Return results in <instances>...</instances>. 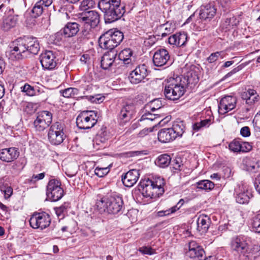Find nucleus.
<instances>
[{
	"label": "nucleus",
	"instance_id": "19",
	"mask_svg": "<svg viewBox=\"0 0 260 260\" xmlns=\"http://www.w3.org/2000/svg\"><path fill=\"white\" fill-rule=\"evenodd\" d=\"M140 176L139 171L136 169L129 170L121 176V180L123 185L127 187L134 185L137 182Z\"/></svg>",
	"mask_w": 260,
	"mask_h": 260
},
{
	"label": "nucleus",
	"instance_id": "51",
	"mask_svg": "<svg viewBox=\"0 0 260 260\" xmlns=\"http://www.w3.org/2000/svg\"><path fill=\"white\" fill-rule=\"evenodd\" d=\"M105 99L104 96H102L100 94H96L94 96H90L89 98V100L93 103L100 104L104 101Z\"/></svg>",
	"mask_w": 260,
	"mask_h": 260
},
{
	"label": "nucleus",
	"instance_id": "26",
	"mask_svg": "<svg viewBox=\"0 0 260 260\" xmlns=\"http://www.w3.org/2000/svg\"><path fill=\"white\" fill-rule=\"evenodd\" d=\"M117 55L115 50H111L105 53L101 59V67L104 70L110 68L114 62Z\"/></svg>",
	"mask_w": 260,
	"mask_h": 260
},
{
	"label": "nucleus",
	"instance_id": "55",
	"mask_svg": "<svg viewBox=\"0 0 260 260\" xmlns=\"http://www.w3.org/2000/svg\"><path fill=\"white\" fill-rule=\"evenodd\" d=\"M241 150L240 152H248L252 149L251 145L248 142L241 141Z\"/></svg>",
	"mask_w": 260,
	"mask_h": 260
},
{
	"label": "nucleus",
	"instance_id": "4",
	"mask_svg": "<svg viewBox=\"0 0 260 260\" xmlns=\"http://www.w3.org/2000/svg\"><path fill=\"white\" fill-rule=\"evenodd\" d=\"M77 20L80 23L82 36L87 38L91 29L95 28L99 24L100 15L95 11H87L80 13Z\"/></svg>",
	"mask_w": 260,
	"mask_h": 260
},
{
	"label": "nucleus",
	"instance_id": "13",
	"mask_svg": "<svg viewBox=\"0 0 260 260\" xmlns=\"http://www.w3.org/2000/svg\"><path fill=\"white\" fill-rule=\"evenodd\" d=\"M29 221L33 229L42 230L50 225L51 218L49 214L45 212H35L31 215Z\"/></svg>",
	"mask_w": 260,
	"mask_h": 260
},
{
	"label": "nucleus",
	"instance_id": "61",
	"mask_svg": "<svg viewBox=\"0 0 260 260\" xmlns=\"http://www.w3.org/2000/svg\"><path fill=\"white\" fill-rule=\"evenodd\" d=\"M254 185L256 190L260 193V174L257 175L255 178Z\"/></svg>",
	"mask_w": 260,
	"mask_h": 260
},
{
	"label": "nucleus",
	"instance_id": "58",
	"mask_svg": "<svg viewBox=\"0 0 260 260\" xmlns=\"http://www.w3.org/2000/svg\"><path fill=\"white\" fill-rule=\"evenodd\" d=\"M241 135L244 137H248L250 135V128L248 126L243 127L240 131Z\"/></svg>",
	"mask_w": 260,
	"mask_h": 260
},
{
	"label": "nucleus",
	"instance_id": "41",
	"mask_svg": "<svg viewBox=\"0 0 260 260\" xmlns=\"http://www.w3.org/2000/svg\"><path fill=\"white\" fill-rule=\"evenodd\" d=\"M161 107L162 104L161 101L157 99L150 102L147 105V108H149L151 111L154 112L160 109Z\"/></svg>",
	"mask_w": 260,
	"mask_h": 260
},
{
	"label": "nucleus",
	"instance_id": "27",
	"mask_svg": "<svg viewBox=\"0 0 260 260\" xmlns=\"http://www.w3.org/2000/svg\"><path fill=\"white\" fill-rule=\"evenodd\" d=\"M210 223V219L207 215H200L197 220V230L201 234L207 232Z\"/></svg>",
	"mask_w": 260,
	"mask_h": 260
},
{
	"label": "nucleus",
	"instance_id": "48",
	"mask_svg": "<svg viewBox=\"0 0 260 260\" xmlns=\"http://www.w3.org/2000/svg\"><path fill=\"white\" fill-rule=\"evenodd\" d=\"M246 170L251 172H256L259 167V164L257 162L248 161L246 162Z\"/></svg>",
	"mask_w": 260,
	"mask_h": 260
},
{
	"label": "nucleus",
	"instance_id": "25",
	"mask_svg": "<svg viewBox=\"0 0 260 260\" xmlns=\"http://www.w3.org/2000/svg\"><path fill=\"white\" fill-rule=\"evenodd\" d=\"M158 139L161 143H169L176 139L175 133L172 132L171 128H164L159 131Z\"/></svg>",
	"mask_w": 260,
	"mask_h": 260
},
{
	"label": "nucleus",
	"instance_id": "36",
	"mask_svg": "<svg viewBox=\"0 0 260 260\" xmlns=\"http://www.w3.org/2000/svg\"><path fill=\"white\" fill-rule=\"evenodd\" d=\"M197 187L205 190H210L214 187V184L208 180H203L197 183Z\"/></svg>",
	"mask_w": 260,
	"mask_h": 260
},
{
	"label": "nucleus",
	"instance_id": "28",
	"mask_svg": "<svg viewBox=\"0 0 260 260\" xmlns=\"http://www.w3.org/2000/svg\"><path fill=\"white\" fill-rule=\"evenodd\" d=\"M241 98L245 100L246 104L251 105L257 101L258 95L256 91L253 89H249L241 93Z\"/></svg>",
	"mask_w": 260,
	"mask_h": 260
},
{
	"label": "nucleus",
	"instance_id": "43",
	"mask_svg": "<svg viewBox=\"0 0 260 260\" xmlns=\"http://www.w3.org/2000/svg\"><path fill=\"white\" fill-rule=\"evenodd\" d=\"M229 147L232 151L234 152H240V150H241V141L235 139L230 143Z\"/></svg>",
	"mask_w": 260,
	"mask_h": 260
},
{
	"label": "nucleus",
	"instance_id": "32",
	"mask_svg": "<svg viewBox=\"0 0 260 260\" xmlns=\"http://www.w3.org/2000/svg\"><path fill=\"white\" fill-rule=\"evenodd\" d=\"M133 54V51L130 48H126L121 50L118 54L119 60L123 61L125 64H129L132 61V56Z\"/></svg>",
	"mask_w": 260,
	"mask_h": 260
},
{
	"label": "nucleus",
	"instance_id": "30",
	"mask_svg": "<svg viewBox=\"0 0 260 260\" xmlns=\"http://www.w3.org/2000/svg\"><path fill=\"white\" fill-rule=\"evenodd\" d=\"M172 132L175 133V136L176 137H182L183 134L185 132V126L183 121L177 119L175 121L170 127Z\"/></svg>",
	"mask_w": 260,
	"mask_h": 260
},
{
	"label": "nucleus",
	"instance_id": "37",
	"mask_svg": "<svg viewBox=\"0 0 260 260\" xmlns=\"http://www.w3.org/2000/svg\"><path fill=\"white\" fill-rule=\"evenodd\" d=\"M251 197L252 194L248 191L241 192L236 197V201L241 204H246L249 202Z\"/></svg>",
	"mask_w": 260,
	"mask_h": 260
},
{
	"label": "nucleus",
	"instance_id": "33",
	"mask_svg": "<svg viewBox=\"0 0 260 260\" xmlns=\"http://www.w3.org/2000/svg\"><path fill=\"white\" fill-rule=\"evenodd\" d=\"M184 79H186L187 84L195 85L198 82L199 78L198 72L194 70V68L191 69L186 73Z\"/></svg>",
	"mask_w": 260,
	"mask_h": 260
},
{
	"label": "nucleus",
	"instance_id": "3",
	"mask_svg": "<svg viewBox=\"0 0 260 260\" xmlns=\"http://www.w3.org/2000/svg\"><path fill=\"white\" fill-rule=\"evenodd\" d=\"M113 0H100L98 8L104 13L106 23H110L120 19L125 13L124 6L115 5Z\"/></svg>",
	"mask_w": 260,
	"mask_h": 260
},
{
	"label": "nucleus",
	"instance_id": "14",
	"mask_svg": "<svg viewBox=\"0 0 260 260\" xmlns=\"http://www.w3.org/2000/svg\"><path fill=\"white\" fill-rule=\"evenodd\" d=\"M148 75L147 67L144 64L138 66L131 72L128 76L132 84H137L142 81Z\"/></svg>",
	"mask_w": 260,
	"mask_h": 260
},
{
	"label": "nucleus",
	"instance_id": "34",
	"mask_svg": "<svg viewBox=\"0 0 260 260\" xmlns=\"http://www.w3.org/2000/svg\"><path fill=\"white\" fill-rule=\"evenodd\" d=\"M184 203V200L183 199H180L178 203L172 208L166 210H162L158 212L157 215L158 216L161 217L164 216L169 215L171 214L174 213L181 207Z\"/></svg>",
	"mask_w": 260,
	"mask_h": 260
},
{
	"label": "nucleus",
	"instance_id": "1",
	"mask_svg": "<svg viewBox=\"0 0 260 260\" xmlns=\"http://www.w3.org/2000/svg\"><path fill=\"white\" fill-rule=\"evenodd\" d=\"M15 46L8 52L9 59L14 60L27 57L30 54L36 55L40 50V45L37 38L24 37L14 42Z\"/></svg>",
	"mask_w": 260,
	"mask_h": 260
},
{
	"label": "nucleus",
	"instance_id": "9",
	"mask_svg": "<svg viewBox=\"0 0 260 260\" xmlns=\"http://www.w3.org/2000/svg\"><path fill=\"white\" fill-rule=\"evenodd\" d=\"M47 136L52 145H58L62 143L66 137L64 124L60 121L53 123L49 127Z\"/></svg>",
	"mask_w": 260,
	"mask_h": 260
},
{
	"label": "nucleus",
	"instance_id": "44",
	"mask_svg": "<svg viewBox=\"0 0 260 260\" xmlns=\"http://www.w3.org/2000/svg\"><path fill=\"white\" fill-rule=\"evenodd\" d=\"M252 225L256 232L260 233V213L255 215L252 218Z\"/></svg>",
	"mask_w": 260,
	"mask_h": 260
},
{
	"label": "nucleus",
	"instance_id": "15",
	"mask_svg": "<svg viewBox=\"0 0 260 260\" xmlns=\"http://www.w3.org/2000/svg\"><path fill=\"white\" fill-rule=\"evenodd\" d=\"M42 67L47 70H52L56 66V56L52 51H46L40 56Z\"/></svg>",
	"mask_w": 260,
	"mask_h": 260
},
{
	"label": "nucleus",
	"instance_id": "64",
	"mask_svg": "<svg viewBox=\"0 0 260 260\" xmlns=\"http://www.w3.org/2000/svg\"><path fill=\"white\" fill-rule=\"evenodd\" d=\"M35 95H38L40 94H44L45 92L43 89L39 87L35 86L34 88Z\"/></svg>",
	"mask_w": 260,
	"mask_h": 260
},
{
	"label": "nucleus",
	"instance_id": "7",
	"mask_svg": "<svg viewBox=\"0 0 260 260\" xmlns=\"http://www.w3.org/2000/svg\"><path fill=\"white\" fill-rule=\"evenodd\" d=\"M123 39V34L119 30L110 29L103 34L99 39L100 46L110 51L118 46Z\"/></svg>",
	"mask_w": 260,
	"mask_h": 260
},
{
	"label": "nucleus",
	"instance_id": "42",
	"mask_svg": "<svg viewBox=\"0 0 260 260\" xmlns=\"http://www.w3.org/2000/svg\"><path fill=\"white\" fill-rule=\"evenodd\" d=\"M110 137V133L107 131L106 127H102L98 134V137L100 139V141L103 143L108 140Z\"/></svg>",
	"mask_w": 260,
	"mask_h": 260
},
{
	"label": "nucleus",
	"instance_id": "50",
	"mask_svg": "<svg viewBox=\"0 0 260 260\" xmlns=\"http://www.w3.org/2000/svg\"><path fill=\"white\" fill-rule=\"evenodd\" d=\"M70 207V204L69 203H64L59 207L55 208V212L57 215L59 217L66 212L67 209Z\"/></svg>",
	"mask_w": 260,
	"mask_h": 260
},
{
	"label": "nucleus",
	"instance_id": "18",
	"mask_svg": "<svg viewBox=\"0 0 260 260\" xmlns=\"http://www.w3.org/2000/svg\"><path fill=\"white\" fill-rule=\"evenodd\" d=\"M170 58L169 52L161 48L156 50L153 56V62L155 66L162 67L167 64Z\"/></svg>",
	"mask_w": 260,
	"mask_h": 260
},
{
	"label": "nucleus",
	"instance_id": "45",
	"mask_svg": "<svg viewBox=\"0 0 260 260\" xmlns=\"http://www.w3.org/2000/svg\"><path fill=\"white\" fill-rule=\"evenodd\" d=\"M223 51H217L211 53L207 58V60L209 63H213L216 61L219 57L223 58L224 57Z\"/></svg>",
	"mask_w": 260,
	"mask_h": 260
},
{
	"label": "nucleus",
	"instance_id": "16",
	"mask_svg": "<svg viewBox=\"0 0 260 260\" xmlns=\"http://www.w3.org/2000/svg\"><path fill=\"white\" fill-rule=\"evenodd\" d=\"M237 103L236 98L227 95L222 98L218 105V111L220 113L224 114L234 109Z\"/></svg>",
	"mask_w": 260,
	"mask_h": 260
},
{
	"label": "nucleus",
	"instance_id": "21",
	"mask_svg": "<svg viewBox=\"0 0 260 260\" xmlns=\"http://www.w3.org/2000/svg\"><path fill=\"white\" fill-rule=\"evenodd\" d=\"M187 40L186 33L179 32L170 36L168 38V43L171 45L181 47L185 45Z\"/></svg>",
	"mask_w": 260,
	"mask_h": 260
},
{
	"label": "nucleus",
	"instance_id": "52",
	"mask_svg": "<svg viewBox=\"0 0 260 260\" xmlns=\"http://www.w3.org/2000/svg\"><path fill=\"white\" fill-rule=\"evenodd\" d=\"M94 172L95 175H96L98 177H102L108 173V171L107 170V168H100L97 167L95 169Z\"/></svg>",
	"mask_w": 260,
	"mask_h": 260
},
{
	"label": "nucleus",
	"instance_id": "49",
	"mask_svg": "<svg viewBox=\"0 0 260 260\" xmlns=\"http://www.w3.org/2000/svg\"><path fill=\"white\" fill-rule=\"evenodd\" d=\"M34 86H32L29 85L27 83L25 84V85L21 87V91L22 92H25L26 94L28 96H34Z\"/></svg>",
	"mask_w": 260,
	"mask_h": 260
},
{
	"label": "nucleus",
	"instance_id": "53",
	"mask_svg": "<svg viewBox=\"0 0 260 260\" xmlns=\"http://www.w3.org/2000/svg\"><path fill=\"white\" fill-rule=\"evenodd\" d=\"M139 251L145 254L152 255L155 253V250L150 247H142L140 248Z\"/></svg>",
	"mask_w": 260,
	"mask_h": 260
},
{
	"label": "nucleus",
	"instance_id": "23",
	"mask_svg": "<svg viewBox=\"0 0 260 260\" xmlns=\"http://www.w3.org/2000/svg\"><path fill=\"white\" fill-rule=\"evenodd\" d=\"M80 26V23L79 24L77 22H68L64 27L60 30V32L65 37H72L79 32Z\"/></svg>",
	"mask_w": 260,
	"mask_h": 260
},
{
	"label": "nucleus",
	"instance_id": "56",
	"mask_svg": "<svg viewBox=\"0 0 260 260\" xmlns=\"http://www.w3.org/2000/svg\"><path fill=\"white\" fill-rule=\"evenodd\" d=\"M243 67L244 65L243 64H240L236 68L233 69L231 72H229L226 75H225L224 76V78H227L228 77H231L233 74H236L237 72L241 70Z\"/></svg>",
	"mask_w": 260,
	"mask_h": 260
},
{
	"label": "nucleus",
	"instance_id": "29",
	"mask_svg": "<svg viewBox=\"0 0 260 260\" xmlns=\"http://www.w3.org/2000/svg\"><path fill=\"white\" fill-rule=\"evenodd\" d=\"M18 22L17 16L10 15L4 19L2 28L6 31L10 30L14 27Z\"/></svg>",
	"mask_w": 260,
	"mask_h": 260
},
{
	"label": "nucleus",
	"instance_id": "40",
	"mask_svg": "<svg viewBox=\"0 0 260 260\" xmlns=\"http://www.w3.org/2000/svg\"><path fill=\"white\" fill-rule=\"evenodd\" d=\"M95 4L93 0H83L81 2L80 10L84 12L87 11L88 9L94 7Z\"/></svg>",
	"mask_w": 260,
	"mask_h": 260
},
{
	"label": "nucleus",
	"instance_id": "17",
	"mask_svg": "<svg viewBox=\"0 0 260 260\" xmlns=\"http://www.w3.org/2000/svg\"><path fill=\"white\" fill-rule=\"evenodd\" d=\"M187 255L191 258L202 260L204 258L205 251L203 248L194 241L188 243V251Z\"/></svg>",
	"mask_w": 260,
	"mask_h": 260
},
{
	"label": "nucleus",
	"instance_id": "54",
	"mask_svg": "<svg viewBox=\"0 0 260 260\" xmlns=\"http://www.w3.org/2000/svg\"><path fill=\"white\" fill-rule=\"evenodd\" d=\"M1 191L4 193V196L6 199L9 198L13 193V188L11 186L5 187L1 188Z\"/></svg>",
	"mask_w": 260,
	"mask_h": 260
},
{
	"label": "nucleus",
	"instance_id": "6",
	"mask_svg": "<svg viewBox=\"0 0 260 260\" xmlns=\"http://www.w3.org/2000/svg\"><path fill=\"white\" fill-rule=\"evenodd\" d=\"M96 205L101 212H104L115 214L121 212L123 208V202L120 197L110 196L97 200Z\"/></svg>",
	"mask_w": 260,
	"mask_h": 260
},
{
	"label": "nucleus",
	"instance_id": "5",
	"mask_svg": "<svg viewBox=\"0 0 260 260\" xmlns=\"http://www.w3.org/2000/svg\"><path fill=\"white\" fill-rule=\"evenodd\" d=\"M163 184V181L160 178H158L157 180L147 179L140 181L138 189L145 197L156 198L164 192Z\"/></svg>",
	"mask_w": 260,
	"mask_h": 260
},
{
	"label": "nucleus",
	"instance_id": "59",
	"mask_svg": "<svg viewBox=\"0 0 260 260\" xmlns=\"http://www.w3.org/2000/svg\"><path fill=\"white\" fill-rule=\"evenodd\" d=\"M42 7H48L52 3V0H40L38 2Z\"/></svg>",
	"mask_w": 260,
	"mask_h": 260
},
{
	"label": "nucleus",
	"instance_id": "20",
	"mask_svg": "<svg viewBox=\"0 0 260 260\" xmlns=\"http://www.w3.org/2000/svg\"><path fill=\"white\" fill-rule=\"evenodd\" d=\"M19 155L18 148L10 147L0 150V159L5 162H11Z\"/></svg>",
	"mask_w": 260,
	"mask_h": 260
},
{
	"label": "nucleus",
	"instance_id": "31",
	"mask_svg": "<svg viewBox=\"0 0 260 260\" xmlns=\"http://www.w3.org/2000/svg\"><path fill=\"white\" fill-rule=\"evenodd\" d=\"M171 162V156L167 154L158 156L155 160V164L160 168H165L169 166Z\"/></svg>",
	"mask_w": 260,
	"mask_h": 260
},
{
	"label": "nucleus",
	"instance_id": "63",
	"mask_svg": "<svg viewBox=\"0 0 260 260\" xmlns=\"http://www.w3.org/2000/svg\"><path fill=\"white\" fill-rule=\"evenodd\" d=\"M173 168L175 170H180L181 167L180 162L179 160L175 159L172 161Z\"/></svg>",
	"mask_w": 260,
	"mask_h": 260
},
{
	"label": "nucleus",
	"instance_id": "57",
	"mask_svg": "<svg viewBox=\"0 0 260 260\" xmlns=\"http://www.w3.org/2000/svg\"><path fill=\"white\" fill-rule=\"evenodd\" d=\"M156 41V39L154 36H149L148 38L145 40V43L146 45L152 46Z\"/></svg>",
	"mask_w": 260,
	"mask_h": 260
},
{
	"label": "nucleus",
	"instance_id": "46",
	"mask_svg": "<svg viewBox=\"0 0 260 260\" xmlns=\"http://www.w3.org/2000/svg\"><path fill=\"white\" fill-rule=\"evenodd\" d=\"M160 117V114L158 113L151 114L149 112L144 114L141 117L140 120H149L150 121L155 120Z\"/></svg>",
	"mask_w": 260,
	"mask_h": 260
},
{
	"label": "nucleus",
	"instance_id": "47",
	"mask_svg": "<svg viewBox=\"0 0 260 260\" xmlns=\"http://www.w3.org/2000/svg\"><path fill=\"white\" fill-rule=\"evenodd\" d=\"M43 12V7L38 2L34 6L31 10V12L34 14L35 17H38L40 16Z\"/></svg>",
	"mask_w": 260,
	"mask_h": 260
},
{
	"label": "nucleus",
	"instance_id": "12",
	"mask_svg": "<svg viewBox=\"0 0 260 260\" xmlns=\"http://www.w3.org/2000/svg\"><path fill=\"white\" fill-rule=\"evenodd\" d=\"M64 191L61 187L60 181L56 179H50L47 184L46 195L52 201L55 202L60 200L63 196Z\"/></svg>",
	"mask_w": 260,
	"mask_h": 260
},
{
	"label": "nucleus",
	"instance_id": "35",
	"mask_svg": "<svg viewBox=\"0 0 260 260\" xmlns=\"http://www.w3.org/2000/svg\"><path fill=\"white\" fill-rule=\"evenodd\" d=\"M63 96L67 98H75L79 95V90L76 88H68L60 91Z\"/></svg>",
	"mask_w": 260,
	"mask_h": 260
},
{
	"label": "nucleus",
	"instance_id": "22",
	"mask_svg": "<svg viewBox=\"0 0 260 260\" xmlns=\"http://www.w3.org/2000/svg\"><path fill=\"white\" fill-rule=\"evenodd\" d=\"M135 113V106L133 104L126 105L123 107L118 114V119L121 123L128 121Z\"/></svg>",
	"mask_w": 260,
	"mask_h": 260
},
{
	"label": "nucleus",
	"instance_id": "2",
	"mask_svg": "<svg viewBox=\"0 0 260 260\" xmlns=\"http://www.w3.org/2000/svg\"><path fill=\"white\" fill-rule=\"evenodd\" d=\"M233 251L240 255L245 260H254L260 255V245H254L249 247L244 237L237 236L233 238L231 242Z\"/></svg>",
	"mask_w": 260,
	"mask_h": 260
},
{
	"label": "nucleus",
	"instance_id": "60",
	"mask_svg": "<svg viewBox=\"0 0 260 260\" xmlns=\"http://www.w3.org/2000/svg\"><path fill=\"white\" fill-rule=\"evenodd\" d=\"M143 153L142 151H129L124 153L123 155H124L126 157H129Z\"/></svg>",
	"mask_w": 260,
	"mask_h": 260
},
{
	"label": "nucleus",
	"instance_id": "62",
	"mask_svg": "<svg viewBox=\"0 0 260 260\" xmlns=\"http://www.w3.org/2000/svg\"><path fill=\"white\" fill-rule=\"evenodd\" d=\"M253 122L254 123V127L260 132V117L254 118Z\"/></svg>",
	"mask_w": 260,
	"mask_h": 260
},
{
	"label": "nucleus",
	"instance_id": "11",
	"mask_svg": "<svg viewBox=\"0 0 260 260\" xmlns=\"http://www.w3.org/2000/svg\"><path fill=\"white\" fill-rule=\"evenodd\" d=\"M98 112L91 111L79 114L76 118L77 126L80 129H89L97 122Z\"/></svg>",
	"mask_w": 260,
	"mask_h": 260
},
{
	"label": "nucleus",
	"instance_id": "24",
	"mask_svg": "<svg viewBox=\"0 0 260 260\" xmlns=\"http://www.w3.org/2000/svg\"><path fill=\"white\" fill-rule=\"evenodd\" d=\"M216 9L214 6L209 4L201 8L200 16L201 19L205 21H210L215 16Z\"/></svg>",
	"mask_w": 260,
	"mask_h": 260
},
{
	"label": "nucleus",
	"instance_id": "10",
	"mask_svg": "<svg viewBox=\"0 0 260 260\" xmlns=\"http://www.w3.org/2000/svg\"><path fill=\"white\" fill-rule=\"evenodd\" d=\"M52 121V114L48 111H42L36 114L33 122L34 127L37 132L41 133L50 126Z\"/></svg>",
	"mask_w": 260,
	"mask_h": 260
},
{
	"label": "nucleus",
	"instance_id": "8",
	"mask_svg": "<svg viewBox=\"0 0 260 260\" xmlns=\"http://www.w3.org/2000/svg\"><path fill=\"white\" fill-rule=\"evenodd\" d=\"M184 85L178 82L177 79L171 78L165 84L164 94L169 100L175 101L179 99L184 93Z\"/></svg>",
	"mask_w": 260,
	"mask_h": 260
},
{
	"label": "nucleus",
	"instance_id": "39",
	"mask_svg": "<svg viewBox=\"0 0 260 260\" xmlns=\"http://www.w3.org/2000/svg\"><path fill=\"white\" fill-rule=\"evenodd\" d=\"M160 27L165 30V31L162 32L161 34V37H166L167 35L172 33L175 28L174 25L169 22L160 25Z\"/></svg>",
	"mask_w": 260,
	"mask_h": 260
},
{
	"label": "nucleus",
	"instance_id": "38",
	"mask_svg": "<svg viewBox=\"0 0 260 260\" xmlns=\"http://www.w3.org/2000/svg\"><path fill=\"white\" fill-rule=\"evenodd\" d=\"M211 124V120L210 119H206L201 120L200 122L195 123L192 125V128L195 131H199L203 127H209Z\"/></svg>",
	"mask_w": 260,
	"mask_h": 260
}]
</instances>
